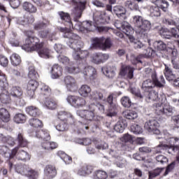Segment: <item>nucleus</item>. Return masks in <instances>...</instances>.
Wrapping results in <instances>:
<instances>
[{"label": "nucleus", "mask_w": 179, "mask_h": 179, "mask_svg": "<svg viewBox=\"0 0 179 179\" xmlns=\"http://www.w3.org/2000/svg\"><path fill=\"white\" fill-rule=\"evenodd\" d=\"M66 37V43L73 51V58L76 61H79V64H85L86 57L89 55L87 50H80V48L83 47V42L78 34L74 33H66L64 35Z\"/></svg>", "instance_id": "nucleus-1"}, {"label": "nucleus", "mask_w": 179, "mask_h": 179, "mask_svg": "<svg viewBox=\"0 0 179 179\" xmlns=\"http://www.w3.org/2000/svg\"><path fill=\"white\" fill-rule=\"evenodd\" d=\"M133 24L135 31L142 38H148V31L152 28V23L148 20H144L141 15L133 16Z\"/></svg>", "instance_id": "nucleus-2"}, {"label": "nucleus", "mask_w": 179, "mask_h": 179, "mask_svg": "<svg viewBox=\"0 0 179 179\" xmlns=\"http://www.w3.org/2000/svg\"><path fill=\"white\" fill-rule=\"evenodd\" d=\"M150 79H147L143 81L142 83L141 89L145 90V92H149L150 89H153V87H164V85H166V80H164V77L161 76L159 77L160 80L157 78V73L156 72H153L151 73Z\"/></svg>", "instance_id": "nucleus-3"}, {"label": "nucleus", "mask_w": 179, "mask_h": 179, "mask_svg": "<svg viewBox=\"0 0 179 179\" xmlns=\"http://www.w3.org/2000/svg\"><path fill=\"white\" fill-rule=\"evenodd\" d=\"M179 139L178 138H170L169 139V142L171 145L159 143V145H157L155 150L154 153H163V150H168L169 153H171V152H176V150H178L179 152V147H174V145L178 142Z\"/></svg>", "instance_id": "nucleus-4"}, {"label": "nucleus", "mask_w": 179, "mask_h": 179, "mask_svg": "<svg viewBox=\"0 0 179 179\" xmlns=\"http://www.w3.org/2000/svg\"><path fill=\"white\" fill-rule=\"evenodd\" d=\"M40 39L36 36H28L25 40V43L22 46V50L25 51H36L37 48H41L43 43H39Z\"/></svg>", "instance_id": "nucleus-5"}, {"label": "nucleus", "mask_w": 179, "mask_h": 179, "mask_svg": "<svg viewBox=\"0 0 179 179\" xmlns=\"http://www.w3.org/2000/svg\"><path fill=\"white\" fill-rule=\"evenodd\" d=\"M155 110L157 115H165L166 117H171L174 114V108L170 104L163 105V102L160 103H155Z\"/></svg>", "instance_id": "nucleus-6"}, {"label": "nucleus", "mask_w": 179, "mask_h": 179, "mask_svg": "<svg viewBox=\"0 0 179 179\" xmlns=\"http://www.w3.org/2000/svg\"><path fill=\"white\" fill-rule=\"evenodd\" d=\"M92 45L94 48H101V50H107L111 48V40L110 38H94L92 40Z\"/></svg>", "instance_id": "nucleus-7"}, {"label": "nucleus", "mask_w": 179, "mask_h": 179, "mask_svg": "<svg viewBox=\"0 0 179 179\" xmlns=\"http://www.w3.org/2000/svg\"><path fill=\"white\" fill-rule=\"evenodd\" d=\"M80 72H82L85 76H89L91 80L96 78V69L87 65V63L79 64Z\"/></svg>", "instance_id": "nucleus-8"}, {"label": "nucleus", "mask_w": 179, "mask_h": 179, "mask_svg": "<svg viewBox=\"0 0 179 179\" xmlns=\"http://www.w3.org/2000/svg\"><path fill=\"white\" fill-rule=\"evenodd\" d=\"M0 87L2 92L0 94V101L3 104H8L10 103V96L8 92V83L5 81H0Z\"/></svg>", "instance_id": "nucleus-9"}, {"label": "nucleus", "mask_w": 179, "mask_h": 179, "mask_svg": "<svg viewBox=\"0 0 179 179\" xmlns=\"http://www.w3.org/2000/svg\"><path fill=\"white\" fill-rule=\"evenodd\" d=\"M144 128L148 132L154 134L155 135H159L160 130H159V122L155 119H151L147 121L144 124Z\"/></svg>", "instance_id": "nucleus-10"}, {"label": "nucleus", "mask_w": 179, "mask_h": 179, "mask_svg": "<svg viewBox=\"0 0 179 179\" xmlns=\"http://www.w3.org/2000/svg\"><path fill=\"white\" fill-rule=\"evenodd\" d=\"M76 3L74 8V13L78 19H80L83 12L86 8L87 0H73Z\"/></svg>", "instance_id": "nucleus-11"}, {"label": "nucleus", "mask_w": 179, "mask_h": 179, "mask_svg": "<svg viewBox=\"0 0 179 179\" xmlns=\"http://www.w3.org/2000/svg\"><path fill=\"white\" fill-rule=\"evenodd\" d=\"M10 96L15 99L19 100V106H24V101L21 99L23 96V91L20 87H13L10 90Z\"/></svg>", "instance_id": "nucleus-12"}, {"label": "nucleus", "mask_w": 179, "mask_h": 179, "mask_svg": "<svg viewBox=\"0 0 179 179\" xmlns=\"http://www.w3.org/2000/svg\"><path fill=\"white\" fill-rule=\"evenodd\" d=\"M64 83L69 92H76L78 90V85L76 80L72 76H67L64 78Z\"/></svg>", "instance_id": "nucleus-13"}, {"label": "nucleus", "mask_w": 179, "mask_h": 179, "mask_svg": "<svg viewBox=\"0 0 179 179\" xmlns=\"http://www.w3.org/2000/svg\"><path fill=\"white\" fill-rule=\"evenodd\" d=\"M163 23H164V24H167L168 26H176L175 28L173 27L171 29V34L175 38H179V27L177 26V22L173 21L172 20L164 18Z\"/></svg>", "instance_id": "nucleus-14"}, {"label": "nucleus", "mask_w": 179, "mask_h": 179, "mask_svg": "<svg viewBox=\"0 0 179 179\" xmlns=\"http://www.w3.org/2000/svg\"><path fill=\"white\" fill-rule=\"evenodd\" d=\"M76 114L78 117L85 118V120H87L88 121H93L94 115H96V113L88 110H78Z\"/></svg>", "instance_id": "nucleus-15"}, {"label": "nucleus", "mask_w": 179, "mask_h": 179, "mask_svg": "<svg viewBox=\"0 0 179 179\" xmlns=\"http://www.w3.org/2000/svg\"><path fill=\"white\" fill-rule=\"evenodd\" d=\"M162 99H159V94L157 92L152 90L150 92L146 97V101L148 103H152V101H160L161 103L163 102V100H166V96L164 94L162 95Z\"/></svg>", "instance_id": "nucleus-16"}, {"label": "nucleus", "mask_w": 179, "mask_h": 179, "mask_svg": "<svg viewBox=\"0 0 179 179\" xmlns=\"http://www.w3.org/2000/svg\"><path fill=\"white\" fill-rule=\"evenodd\" d=\"M120 75L124 78L132 79L134 78V69L131 66H122Z\"/></svg>", "instance_id": "nucleus-17"}, {"label": "nucleus", "mask_w": 179, "mask_h": 179, "mask_svg": "<svg viewBox=\"0 0 179 179\" xmlns=\"http://www.w3.org/2000/svg\"><path fill=\"white\" fill-rule=\"evenodd\" d=\"M91 100L94 101H104L106 100V91L103 90H99L93 91L91 94Z\"/></svg>", "instance_id": "nucleus-18"}, {"label": "nucleus", "mask_w": 179, "mask_h": 179, "mask_svg": "<svg viewBox=\"0 0 179 179\" xmlns=\"http://www.w3.org/2000/svg\"><path fill=\"white\" fill-rule=\"evenodd\" d=\"M114 96L113 94H110L107 98V102L110 104L109 112L107 113L108 117H115L117 115V106L113 103Z\"/></svg>", "instance_id": "nucleus-19"}, {"label": "nucleus", "mask_w": 179, "mask_h": 179, "mask_svg": "<svg viewBox=\"0 0 179 179\" xmlns=\"http://www.w3.org/2000/svg\"><path fill=\"white\" fill-rule=\"evenodd\" d=\"M115 71H117V69L115 66L108 65L101 68V71L109 79H113V78L115 76Z\"/></svg>", "instance_id": "nucleus-20"}, {"label": "nucleus", "mask_w": 179, "mask_h": 179, "mask_svg": "<svg viewBox=\"0 0 179 179\" xmlns=\"http://www.w3.org/2000/svg\"><path fill=\"white\" fill-rule=\"evenodd\" d=\"M59 16L63 22H64L65 26L67 27H73V22L71 20V15L68 13H65L63 11L59 12Z\"/></svg>", "instance_id": "nucleus-21"}, {"label": "nucleus", "mask_w": 179, "mask_h": 179, "mask_svg": "<svg viewBox=\"0 0 179 179\" xmlns=\"http://www.w3.org/2000/svg\"><path fill=\"white\" fill-rule=\"evenodd\" d=\"M44 175L48 179H52L57 176V169L52 165H47L44 169Z\"/></svg>", "instance_id": "nucleus-22"}, {"label": "nucleus", "mask_w": 179, "mask_h": 179, "mask_svg": "<svg viewBox=\"0 0 179 179\" xmlns=\"http://www.w3.org/2000/svg\"><path fill=\"white\" fill-rule=\"evenodd\" d=\"M62 76V67L58 64H54L51 69V78L52 79H58Z\"/></svg>", "instance_id": "nucleus-23"}, {"label": "nucleus", "mask_w": 179, "mask_h": 179, "mask_svg": "<svg viewBox=\"0 0 179 179\" xmlns=\"http://www.w3.org/2000/svg\"><path fill=\"white\" fill-rule=\"evenodd\" d=\"M113 11L120 19H122L123 20H125V19H127V10H125V8L121 6H116L113 8Z\"/></svg>", "instance_id": "nucleus-24"}, {"label": "nucleus", "mask_w": 179, "mask_h": 179, "mask_svg": "<svg viewBox=\"0 0 179 179\" xmlns=\"http://www.w3.org/2000/svg\"><path fill=\"white\" fill-rule=\"evenodd\" d=\"M22 8L29 13H36L37 12V7L30 2L25 1L22 4Z\"/></svg>", "instance_id": "nucleus-25"}, {"label": "nucleus", "mask_w": 179, "mask_h": 179, "mask_svg": "<svg viewBox=\"0 0 179 179\" xmlns=\"http://www.w3.org/2000/svg\"><path fill=\"white\" fill-rule=\"evenodd\" d=\"M125 128H127V122L121 119L114 126V130L119 134H122Z\"/></svg>", "instance_id": "nucleus-26"}, {"label": "nucleus", "mask_w": 179, "mask_h": 179, "mask_svg": "<svg viewBox=\"0 0 179 179\" xmlns=\"http://www.w3.org/2000/svg\"><path fill=\"white\" fill-rule=\"evenodd\" d=\"M10 120V115L9 114V111L3 108H0V120L2 122H8Z\"/></svg>", "instance_id": "nucleus-27"}, {"label": "nucleus", "mask_w": 179, "mask_h": 179, "mask_svg": "<svg viewBox=\"0 0 179 179\" xmlns=\"http://www.w3.org/2000/svg\"><path fill=\"white\" fill-rule=\"evenodd\" d=\"M36 51L38 52L39 57L41 58H50L51 57V51L47 48H37Z\"/></svg>", "instance_id": "nucleus-28"}, {"label": "nucleus", "mask_w": 179, "mask_h": 179, "mask_svg": "<svg viewBox=\"0 0 179 179\" xmlns=\"http://www.w3.org/2000/svg\"><path fill=\"white\" fill-rule=\"evenodd\" d=\"M92 171H93V168L92 166L84 165L82 168L78 170V176H87L88 174H92Z\"/></svg>", "instance_id": "nucleus-29"}, {"label": "nucleus", "mask_w": 179, "mask_h": 179, "mask_svg": "<svg viewBox=\"0 0 179 179\" xmlns=\"http://www.w3.org/2000/svg\"><path fill=\"white\" fill-rule=\"evenodd\" d=\"M36 138L38 139H42L43 141H49L50 139V134H48V131L39 130L35 132Z\"/></svg>", "instance_id": "nucleus-30"}, {"label": "nucleus", "mask_w": 179, "mask_h": 179, "mask_svg": "<svg viewBox=\"0 0 179 179\" xmlns=\"http://www.w3.org/2000/svg\"><path fill=\"white\" fill-rule=\"evenodd\" d=\"M38 35L41 38H49L52 41L54 40V34L51 33V30L50 29H44L43 31H39Z\"/></svg>", "instance_id": "nucleus-31"}, {"label": "nucleus", "mask_w": 179, "mask_h": 179, "mask_svg": "<svg viewBox=\"0 0 179 179\" xmlns=\"http://www.w3.org/2000/svg\"><path fill=\"white\" fill-rule=\"evenodd\" d=\"M30 168L27 166V165H16L15 171H17L19 174H22V176H26L27 173H29V170Z\"/></svg>", "instance_id": "nucleus-32"}, {"label": "nucleus", "mask_w": 179, "mask_h": 179, "mask_svg": "<svg viewBox=\"0 0 179 179\" xmlns=\"http://www.w3.org/2000/svg\"><path fill=\"white\" fill-rule=\"evenodd\" d=\"M90 92H92V88H90V87H89L87 85H82L78 90L79 94L83 96V97H87Z\"/></svg>", "instance_id": "nucleus-33"}, {"label": "nucleus", "mask_w": 179, "mask_h": 179, "mask_svg": "<svg viewBox=\"0 0 179 179\" xmlns=\"http://www.w3.org/2000/svg\"><path fill=\"white\" fill-rule=\"evenodd\" d=\"M45 106L49 109V110H55L57 107L58 106L57 102L55 100L51 98H48L45 101Z\"/></svg>", "instance_id": "nucleus-34"}, {"label": "nucleus", "mask_w": 179, "mask_h": 179, "mask_svg": "<svg viewBox=\"0 0 179 179\" xmlns=\"http://www.w3.org/2000/svg\"><path fill=\"white\" fill-rule=\"evenodd\" d=\"M26 112L29 115H31V117H38V115H40V110L35 106L27 107L26 108Z\"/></svg>", "instance_id": "nucleus-35"}, {"label": "nucleus", "mask_w": 179, "mask_h": 179, "mask_svg": "<svg viewBox=\"0 0 179 179\" xmlns=\"http://www.w3.org/2000/svg\"><path fill=\"white\" fill-rule=\"evenodd\" d=\"M117 29H120L124 34H130L131 30H132V28L131 27V25H129V23L128 22H123L121 24V27H117Z\"/></svg>", "instance_id": "nucleus-36"}, {"label": "nucleus", "mask_w": 179, "mask_h": 179, "mask_svg": "<svg viewBox=\"0 0 179 179\" xmlns=\"http://www.w3.org/2000/svg\"><path fill=\"white\" fill-rule=\"evenodd\" d=\"M57 155L66 164H71L72 163V157L64 153L63 151H59Z\"/></svg>", "instance_id": "nucleus-37"}, {"label": "nucleus", "mask_w": 179, "mask_h": 179, "mask_svg": "<svg viewBox=\"0 0 179 179\" xmlns=\"http://www.w3.org/2000/svg\"><path fill=\"white\" fill-rule=\"evenodd\" d=\"M10 62L13 66H17L20 65V62H22V59H20V56L16 53L13 54L10 57Z\"/></svg>", "instance_id": "nucleus-38"}, {"label": "nucleus", "mask_w": 179, "mask_h": 179, "mask_svg": "<svg viewBox=\"0 0 179 179\" xmlns=\"http://www.w3.org/2000/svg\"><path fill=\"white\" fill-rule=\"evenodd\" d=\"M164 170V168H157L152 171L148 172L149 179L156 178L159 177V174H162V171Z\"/></svg>", "instance_id": "nucleus-39"}, {"label": "nucleus", "mask_w": 179, "mask_h": 179, "mask_svg": "<svg viewBox=\"0 0 179 179\" xmlns=\"http://www.w3.org/2000/svg\"><path fill=\"white\" fill-rule=\"evenodd\" d=\"M0 141H1V142H6V143H8V145L10 146L15 145V138L9 136L6 137L3 136V134H0Z\"/></svg>", "instance_id": "nucleus-40"}, {"label": "nucleus", "mask_w": 179, "mask_h": 179, "mask_svg": "<svg viewBox=\"0 0 179 179\" xmlns=\"http://www.w3.org/2000/svg\"><path fill=\"white\" fill-rule=\"evenodd\" d=\"M123 115L127 120H136V118H138V113L133 110L125 111L123 113Z\"/></svg>", "instance_id": "nucleus-41"}, {"label": "nucleus", "mask_w": 179, "mask_h": 179, "mask_svg": "<svg viewBox=\"0 0 179 179\" xmlns=\"http://www.w3.org/2000/svg\"><path fill=\"white\" fill-rule=\"evenodd\" d=\"M153 47L155 50H157V51H164V50L167 48L166 44L162 41H155L153 43Z\"/></svg>", "instance_id": "nucleus-42"}, {"label": "nucleus", "mask_w": 179, "mask_h": 179, "mask_svg": "<svg viewBox=\"0 0 179 179\" xmlns=\"http://www.w3.org/2000/svg\"><path fill=\"white\" fill-rule=\"evenodd\" d=\"M164 73L167 80H174V79H176V76L173 74V71H171V69L169 68V66H165V69Z\"/></svg>", "instance_id": "nucleus-43"}, {"label": "nucleus", "mask_w": 179, "mask_h": 179, "mask_svg": "<svg viewBox=\"0 0 179 179\" xmlns=\"http://www.w3.org/2000/svg\"><path fill=\"white\" fill-rule=\"evenodd\" d=\"M17 158L18 160H22V162H26V160H30V157L29 156V153H27L24 150L19 151L17 154Z\"/></svg>", "instance_id": "nucleus-44"}, {"label": "nucleus", "mask_w": 179, "mask_h": 179, "mask_svg": "<svg viewBox=\"0 0 179 179\" xmlns=\"http://www.w3.org/2000/svg\"><path fill=\"white\" fill-rule=\"evenodd\" d=\"M150 16L152 17H159L162 13H160V8L159 6H151L150 8Z\"/></svg>", "instance_id": "nucleus-45"}, {"label": "nucleus", "mask_w": 179, "mask_h": 179, "mask_svg": "<svg viewBox=\"0 0 179 179\" xmlns=\"http://www.w3.org/2000/svg\"><path fill=\"white\" fill-rule=\"evenodd\" d=\"M28 78L31 80H36L38 78V73L36 71L34 66L29 67Z\"/></svg>", "instance_id": "nucleus-46"}, {"label": "nucleus", "mask_w": 179, "mask_h": 179, "mask_svg": "<svg viewBox=\"0 0 179 179\" xmlns=\"http://www.w3.org/2000/svg\"><path fill=\"white\" fill-rule=\"evenodd\" d=\"M129 40L131 43H132V44L134 45V48H136V50H139L143 47V43H142L141 41H138V39H135L134 36H129Z\"/></svg>", "instance_id": "nucleus-47"}, {"label": "nucleus", "mask_w": 179, "mask_h": 179, "mask_svg": "<svg viewBox=\"0 0 179 179\" xmlns=\"http://www.w3.org/2000/svg\"><path fill=\"white\" fill-rule=\"evenodd\" d=\"M29 123L31 127H34V128H41L43 127V122L38 119H30Z\"/></svg>", "instance_id": "nucleus-48"}, {"label": "nucleus", "mask_w": 179, "mask_h": 179, "mask_svg": "<svg viewBox=\"0 0 179 179\" xmlns=\"http://www.w3.org/2000/svg\"><path fill=\"white\" fill-rule=\"evenodd\" d=\"M120 101L123 107H125L126 108H129V107L132 106V101H131V99L127 96L122 97Z\"/></svg>", "instance_id": "nucleus-49"}, {"label": "nucleus", "mask_w": 179, "mask_h": 179, "mask_svg": "<svg viewBox=\"0 0 179 179\" xmlns=\"http://www.w3.org/2000/svg\"><path fill=\"white\" fill-rule=\"evenodd\" d=\"M50 24V22L43 21L34 24V29L35 30H42V29H45Z\"/></svg>", "instance_id": "nucleus-50"}, {"label": "nucleus", "mask_w": 179, "mask_h": 179, "mask_svg": "<svg viewBox=\"0 0 179 179\" xmlns=\"http://www.w3.org/2000/svg\"><path fill=\"white\" fill-rule=\"evenodd\" d=\"M17 141H18L19 145L21 148H26V146H27V140L23 137V134L21 133L17 134Z\"/></svg>", "instance_id": "nucleus-51"}, {"label": "nucleus", "mask_w": 179, "mask_h": 179, "mask_svg": "<svg viewBox=\"0 0 179 179\" xmlns=\"http://www.w3.org/2000/svg\"><path fill=\"white\" fill-rule=\"evenodd\" d=\"M13 120L17 124H23L26 122V116L22 113H17L15 115Z\"/></svg>", "instance_id": "nucleus-52"}, {"label": "nucleus", "mask_w": 179, "mask_h": 179, "mask_svg": "<svg viewBox=\"0 0 179 179\" xmlns=\"http://www.w3.org/2000/svg\"><path fill=\"white\" fill-rule=\"evenodd\" d=\"M92 31L93 30V23L90 21H84L83 22V31Z\"/></svg>", "instance_id": "nucleus-53"}, {"label": "nucleus", "mask_w": 179, "mask_h": 179, "mask_svg": "<svg viewBox=\"0 0 179 179\" xmlns=\"http://www.w3.org/2000/svg\"><path fill=\"white\" fill-rule=\"evenodd\" d=\"M115 164L117 166V167L122 169L123 167H125V166H127V161L124 158L120 157L115 160Z\"/></svg>", "instance_id": "nucleus-54"}, {"label": "nucleus", "mask_w": 179, "mask_h": 179, "mask_svg": "<svg viewBox=\"0 0 179 179\" xmlns=\"http://www.w3.org/2000/svg\"><path fill=\"white\" fill-rule=\"evenodd\" d=\"M124 6H126V8H129L131 10H138V9H139V6H138V4L132 2L131 1H127L124 3Z\"/></svg>", "instance_id": "nucleus-55"}, {"label": "nucleus", "mask_w": 179, "mask_h": 179, "mask_svg": "<svg viewBox=\"0 0 179 179\" xmlns=\"http://www.w3.org/2000/svg\"><path fill=\"white\" fill-rule=\"evenodd\" d=\"M58 118L61 120V121H65L67 118H72V115L66 111H59L58 113Z\"/></svg>", "instance_id": "nucleus-56"}, {"label": "nucleus", "mask_w": 179, "mask_h": 179, "mask_svg": "<svg viewBox=\"0 0 179 179\" xmlns=\"http://www.w3.org/2000/svg\"><path fill=\"white\" fill-rule=\"evenodd\" d=\"M26 176L28 177L29 179H37L38 178V172L29 168Z\"/></svg>", "instance_id": "nucleus-57"}, {"label": "nucleus", "mask_w": 179, "mask_h": 179, "mask_svg": "<svg viewBox=\"0 0 179 179\" xmlns=\"http://www.w3.org/2000/svg\"><path fill=\"white\" fill-rule=\"evenodd\" d=\"M38 87V83L36 80H31L29 81L27 88L29 90H36Z\"/></svg>", "instance_id": "nucleus-58"}, {"label": "nucleus", "mask_w": 179, "mask_h": 179, "mask_svg": "<svg viewBox=\"0 0 179 179\" xmlns=\"http://www.w3.org/2000/svg\"><path fill=\"white\" fill-rule=\"evenodd\" d=\"M131 131L136 135H139V134H142L143 132L142 127L136 124H132L131 126Z\"/></svg>", "instance_id": "nucleus-59"}, {"label": "nucleus", "mask_w": 179, "mask_h": 179, "mask_svg": "<svg viewBox=\"0 0 179 179\" xmlns=\"http://www.w3.org/2000/svg\"><path fill=\"white\" fill-rule=\"evenodd\" d=\"M65 69L68 73H79V72H80V68L79 67V65L78 67L75 66H66Z\"/></svg>", "instance_id": "nucleus-60"}, {"label": "nucleus", "mask_w": 179, "mask_h": 179, "mask_svg": "<svg viewBox=\"0 0 179 179\" xmlns=\"http://www.w3.org/2000/svg\"><path fill=\"white\" fill-rule=\"evenodd\" d=\"M107 177H108V176H107V173H106V171H98L95 173L94 178L95 179H106V178H107Z\"/></svg>", "instance_id": "nucleus-61"}, {"label": "nucleus", "mask_w": 179, "mask_h": 179, "mask_svg": "<svg viewBox=\"0 0 179 179\" xmlns=\"http://www.w3.org/2000/svg\"><path fill=\"white\" fill-rule=\"evenodd\" d=\"M41 90L42 94H44V96H50V94H51V88L48 85H43Z\"/></svg>", "instance_id": "nucleus-62"}, {"label": "nucleus", "mask_w": 179, "mask_h": 179, "mask_svg": "<svg viewBox=\"0 0 179 179\" xmlns=\"http://www.w3.org/2000/svg\"><path fill=\"white\" fill-rule=\"evenodd\" d=\"M86 105V101L85 99L80 97V96H77V101L76 102V106L74 107L78 108V107H83V106Z\"/></svg>", "instance_id": "nucleus-63"}, {"label": "nucleus", "mask_w": 179, "mask_h": 179, "mask_svg": "<svg viewBox=\"0 0 179 179\" xmlns=\"http://www.w3.org/2000/svg\"><path fill=\"white\" fill-rule=\"evenodd\" d=\"M78 100V96H72L70 95L67 97V101L71 104V106H73V107H75L76 105V101Z\"/></svg>", "instance_id": "nucleus-64"}]
</instances>
